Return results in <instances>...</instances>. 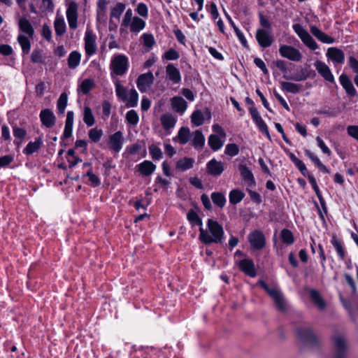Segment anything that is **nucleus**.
Wrapping results in <instances>:
<instances>
[{
  "label": "nucleus",
  "mask_w": 358,
  "mask_h": 358,
  "mask_svg": "<svg viewBox=\"0 0 358 358\" xmlns=\"http://www.w3.org/2000/svg\"><path fill=\"white\" fill-rule=\"evenodd\" d=\"M191 121L196 127L203 124L204 122L203 113H192Z\"/></svg>",
  "instance_id": "nucleus-57"
},
{
  "label": "nucleus",
  "mask_w": 358,
  "mask_h": 358,
  "mask_svg": "<svg viewBox=\"0 0 358 358\" xmlns=\"http://www.w3.org/2000/svg\"><path fill=\"white\" fill-rule=\"evenodd\" d=\"M347 132L349 136L358 141V126H348L347 127Z\"/></svg>",
  "instance_id": "nucleus-64"
},
{
  "label": "nucleus",
  "mask_w": 358,
  "mask_h": 358,
  "mask_svg": "<svg viewBox=\"0 0 358 358\" xmlns=\"http://www.w3.org/2000/svg\"><path fill=\"white\" fill-rule=\"evenodd\" d=\"M42 126L50 129L55 125L56 117L54 113H40Z\"/></svg>",
  "instance_id": "nucleus-31"
},
{
  "label": "nucleus",
  "mask_w": 358,
  "mask_h": 358,
  "mask_svg": "<svg viewBox=\"0 0 358 358\" xmlns=\"http://www.w3.org/2000/svg\"><path fill=\"white\" fill-rule=\"evenodd\" d=\"M129 58L123 54L114 55L110 60V70L113 78L124 75L129 69Z\"/></svg>",
  "instance_id": "nucleus-4"
},
{
  "label": "nucleus",
  "mask_w": 358,
  "mask_h": 358,
  "mask_svg": "<svg viewBox=\"0 0 358 358\" xmlns=\"http://www.w3.org/2000/svg\"><path fill=\"white\" fill-rule=\"evenodd\" d=\"M95 87V83L94 80L90 78H86L82 81L80 85L78 86V90L83 94H87L94 87Z\"/></svg>",
  "instance_id": "nucleus-38"
},
{
  "label": "nucleus",
  "mask_w": 358,
  "mask_h": 358,
  "mask_svg": "<svg viewBox=\"0 0 358 358\" xmlns=\"http://www.w3.org/2000/svg\"><path fill=\"white\" fill-rule=\"evenodd\" d=\"M80 59H81L80 53L76 50L72 51L69 54L68 59H67L69 68L71 69H76L80 64Z\"/></svg>",
  "instance_id": "nucleus-36"
},
{
  "label": "nucleus",
  "mask_w": 358,
  "mask_h": 358,
  "mask_svg": "<svg viewBox=\"0 0 358 358\" xmlns=\"http://www.w3.org/2000/svg\"><path fill=\"white\" fill-rule=\"evenodd\" d=\"M154 81V76L151 72L141 74L136 80L138 89L141 92H146L152 85Z\"/></svg>",
  "instance_id": "nucleus-16"
},
{
  "label": "nucleus",
  "mask_w": 358,
  "mask_h": 358,
  "mask_svg": "<svg viewBox=\"0 0 358 358\" xmlns=\"http://www.w3.org/2000/svg\"><path fill=\"white\" fill-rule=\"evenodd\" d=\"M192 136L193 138L192 140V145L194 148V149L201 150L205 144V138L202 132L199 130H196L193 133Z\"/></svg>",
  "instance_id": "nucleus-28"
},
{
  "label": "nucleus",
  "mask_w": 358,
  "mask_h": 358,
  "mask_svg": "<svg viewBox=\"0 0 358 358\" xmlns=\"http://www.w3.org/2000/svg\"><path fill=\"white\" fill-rule=\"evenodd\" d=\"M245 197V193L239 189H233L229 192V200L232 205L239 203Z\"/></svg>",
  "instance_id": "nucleus-33"
},
{
  "label": "nucleus",
  "mask_w": 358,
  "mask_h": 358,
  "mask_svg": "<svg viewBox=\"0 0 358 358\" xmlns=\"http://www.w3.org/2000/svg\"><path fill=\"white\" fill-rule=\"evenodd\" d=\"M17 42L21 46L22 54L27 55L31 49V42L29 38L24 35L20 34L17 36Z\"/></svg>",
  "instance_id": "nucleus-42"
},
{
  "label": "nucleus",
  "mask_w": 358,
  "mask_h": 358,
  "mask_svg": "<svg viewBox=\"0 0 358 358\" xmlns=\"http://www.w3.org/2000/svg\"><path fill=\"white\" fill-rule=\"evenodd\" d=\"M123 143L124 137L122 131H118L109 136L108 145L110 150L116 153L120 152L122 148Z\"/></svg>",
  "instance_id": "nucleus-14"
},
{
  "label": "nucleus",
  "mask_w": 358,
  "mask_h": 358,
  "mask_svg": "<svg viewBox=\"0 0 358 358\" xmlns=\"http://www.w3.org/2000/svg\"><path fill=\"white\" fill-rule=\"evenodd\" d=\"M163 128L168 131L173 128L177 122V117L172 113H164L160 117Z\"/></svg>",
  "instance_id": "nucleus-24"
},
{
  "label": "nucleus",
  "mask_w": 358,
  "mask_h": 358,
  "mask_svg": "<svg viewBox=\"0 0 358 358\" xmlns=\"http://www.w3.org/2000/svg\"><path fill=\"white\" fill-rule=\"evenodd\" d=\"M259 24L262 29H268V30H273L271 23L268 20V19L262 13H259L258 15Z\"/></svg>",
  "instance_id": "nucleus-53"
},
{
  "label": "nucleus",
  "mask_w": 358,
  "mask_h": 358,
  "mask_svg": "<svg viewBox=\"0 0 358 358\" xmlns=\"http://www.w3.org/2000/svg\"><path fill=\"white\" fill-rule=\"evenodd\" d=\"M238 171L242 179L246 182L248 187H255L256 186L255 176L245 164L241 163L238 165Z\"/></svg>",
  "instance_id": "nucleus-15"
},
{
  "label": "nucleus",
  "mask_w": 358,
  "mask_h": 358,
  "mask_svg": "<svg viewBox=\"0 0 358 358\" xmlns=\"http://www.w3.org/2000/svg\"><path fill=\"white\" fill-rule=\"evenodd\" d=\"M191 133L188 127H181L176 136L173 138V141H178L181 145L186 144L190 139Z\"/></svg>",
  "instance_id": "nucleus-26"
},
{
  "label": "nucleus",
  "mask_w": 358,
  "mask_h": 358,
  "mask_svg": "<svg viewBox=\"0 0 358 358\" xmlns=\"http://www.w3.org/2000/svg\"><path fill=\"white\" fill-rule=\"evenodd\" d=\"M179 57V53L173 48L169 49L162 55V58L166 60H177Z\"/></svg>",
  "instance_id": "nucleus-55"
},
{
  "label": "nucleus",
  "mask_w": 358,
  "mask_h": 358,
  "mask_svg": "<svg viewBox=\"0 0 358 358\" xmlns=\"http://www.w3.org/2000/svg\"><path fill=\"white\" fill-rule=\"evenodd\" d=\"M149 152L153 160L158 161L162 158L161 149L154 144L149 146Z\"/></svg>",
  "instance_id": "nucleus-48"
},
{
  "label": "nucleus",
  "mask_w": 358,
  "mask_h": 358,
  "mask_svg": "<svg viewBox=\"0 0 358 358\" xmlns=\"http://www.w3.org/2000/svg\"><path fill=\"white\" fill-rule=\"evenodd\" d=\"M135 11L142 17L147 18L148 17V8L144 3H139Z\"/></svg>",
  "instance_id": "nucleus-56"
},
{
  "label": "nucleus",
  "mask_w": 358,
  "mask_h": 358,
  "mask_svg": "<svg viewBox=\"0 0 358 358\" xmlns=\"http://www.w3.org/2000/svg\"><path fill=\"white\" fill-rule=\"evenodd\" d=\"M331 243L334 247L341 260H343L345 257V251L343 247L341 240L338 239L336 235H333L331 239Z\"/></svg>",
  "instance_id": "nucleus-34"
},
{
  "label": "nucleus",
  "mask_w": 358,
  "mask_h": 358,
  "mask_svg": "<svg viewBox=\"0 0 358 358\" xmlns=\"http://www.w3.org/2000/svg\"><path fill=\"white\" fill-rule=\"evenodd\" d=\"M20 30L32 38L34 34V29L31 23L26 17H20L18 21Z\"/></svg>",
  "instance_id": "nucleus-25"
},
{
  "label": "nucleus",
  "mask_w": 358,
  "mask_h": 358,
  "mask_svg": "<svg viewBox=\"0 0 358 358\" xmlns=\"http://www.w3.org/2000/svg\"><path fill=\"white\" fill-rule=\"evenodd\" d=\"M296 334L298 338L305 344L315 345L317 342L316 335L308 327H301L297 328Z\"/></svg>",
  "instance_id": "nucleus-10"
},
{
  "label": "nucleus",
  "mask_w": 358,
  "mask_h": 358,
  "mask_svg": "<svg viewBox=\"0 0 358 358\" xmlns=\"http://www.w3.org/2000/svg\"><path fill=\"white\" fill-rule=\"evenodd\" d=\"M292 28L306 46L311 50H315L319 48L316 41L301 24L299 23L294 24L292 25Z\"/></svg>",
  "instance_id": "nucleus-5"
},
{
  "label": "nucleus",
  "mask_w": 358,
  "mask_h": 358,
  "mask_svg": "<svg viewBox=\"0 0 358 358\" xmlns=\"http://www.w3.org/2000/svg\"><path fill=\"white\" fill-rule=\"evenodd\" d=\"M210 198L213 203L220 208H223L224 207L227 199L223 193L220 192H212Z\"/></svg>",
  "instance_id": "nucleus-37"
},
{
  "label": "nucleus",
  "mask_w": 358,
  "mask_h": 358,
  "mask_svg": "<svg viewBox=\"0 0 358 358\" xmlns=\"http://www.w3.org/2000/svg\"><path fill=\"white\" fill-rule=\"evenodd\" d=\"M143 43L145 47L152 48L155 44V41L152 34L145 33L141 36Z\"/></svg>",
  "instance_id": "nucleus-52"
},
{
  "label": "nucleus",
  "mask_w": 358,
  "mask_h": 358,
  "mask_svg": "<svg viewBox=\"0 0 358 358\" xmlns=\"http://www.w3.org/2000/svg\"><path fill=\"white\" fill-rule=\"evenodd\" d=\"M156 169V166L149 160H145L138 164L139 172L145 176L152 174Z\"/></svg>",
  "instance_id": "nucleus-27"
},
{
  "label": "nucleus",
  "mask_w": 358,
  "mask_h": 358,
  "mask_svg": "<svg viewBox=\"0 0 358 358\" xmlns=\"http://www.w3.org/2000/svg\"><path fill=\"white\" fill-rule=\"evenodd\" d=\"M115 93L117 99L125 103L127 108L135 107L138 104V94L135 89L127 90L121 85L119 80L115 83Z\"/></svg>",
  "instance_id": "nucleus-2"
},
{
  "label": "nucleus",
  "mask_w": 358,
  "mask_h": 358,
  "mask_svg": "<svg viewBox=\"0 0 358 358\" xmlns=\"http://www.w3.org/2000/svg\"><path fill=\"white\" fill-rule=\"evenodd\" d=\"M208 143L213 151L220 150L223 146V141L216 134H211L208 137Z\"/></svg>",
  "instance_id": "nucleus-40"
},
{
  "label": "nucleus",
  "mask_w": 358,
  "mask_h": 358,
  "mask_svg": "<svg viewBox=\"0 0 358 358\" xmlns=\"http://www.w3.org/2000/svg\"><path fill=\"white\" fill-rule=\"evenodd\" d=\"M78 6L76 1L71 0L67 3L66 11V19L71 29H76L78 27Z\"/></svg>",
  "instance_id": "nucleus-7"
},
{
  "label": "nucleus",
  "mask_w": 358,
  "mask_h": 358,
  "mask_svg": "<svg viewBox=\"0 0 358 358\" xmlns=\"http://www.w3.org/2000/svg\"><path fill=\"white\" fill-rule=\"evenodd\" d=\"M13 132L14 137L20 140L23 139L27 135V131L24 128L17 126L13 127Z\"/></svg>",
  "instance_id": "nucleus-59"
},
{
  "label": "nucleus",
  "mask_w": 358,
  "mask_h": 358,
  "mask_svg": "<svg viewBox=\"0 0 358 358\" xmlns=\"http://www.w3.org/2000/svg\"><path fill=\"white\" fill-rule=\"evenodd\" d=\"M314 66L319 75L324 78V80L331 84H335V78L331 70L327 64L321 60H316Z\"/></svg>",
  "instance_id": "nucleus-12"
},
{
  "label": "nucleus",
  "mask_w": 358,
  "mask_h": 358,
  "mask_svg": "<svg viewBox=\"0 0 358 358\" xmlns=\"http://www.w3.org/2000/svg\"><path fill=\"white\" fill-rule=\"evenodd\" d=\"M259 45L263 48L270 47L274 42L273 30L258 29L255 34Z\"/></svg>",
  "instance_id": "nucleus-9"
},
{
  "label": "nucleus",
  "mask_w": 358,
  "mask_h": 358,
  "mask_svg": "<svg viewBox=\"0 0 358 358\" xmlns=\"http://www.w3.org/2000/svg\"><path fill=\"white\" fill-rule=\"evenodd\" d=\"M311 34L317 38L320 41L327 44H332L335 42V39L329 36L324 32L322 31L319 28L315 25L310 27Z\"/></svg>",
  "instance_id": "nucleus-23"
},
{
  "label": "nucleus",
  "mask_w": 358,
  "mask_h": 358,
  "mask_svg": "<svg viewBox=\"0 0 358 358\" xmlns=\"http://www.w3.org/2000/svg\"><path fill=\"white\" fill-rule=\"evenodd\" d=\"M31 61L35 64L43 63L42 50L40 49H34L31 55Z\"/></svg>",
  "instance_id": "nucleus-54"
},
{
  "label": "nucleus",
  "mask_w": 358,
  "mask_h": 358,
  "mask_svg": "<svg viewBox=\"0 0 358 358\" xmlns=\"http://www.w3.org/2000/svg\"><path fill=\"white\" fill-rule=\"evenodd\" d=\"M42 36L45 38L48 41H50L52 39V31L50 27L44 24L42 27Z\"/></svg>",
  "instance_id": "nucleus-63"
},
{
  "label": "nucleus",
  "mask_w": 358,
  "mask_h": 358,
  "mask_svg": "<svg viewBox=\"0 0 358 358\" xmlns=\"http://www.w3.org/2000/svg\"><path fill=\"white\" fill-rule=\"evenodd\" d=\"M224 170L223 162L217 161L215 158L210 160L206 164V171L208 174L213 176H220Z\"/></svg>",
  "instance_id": "nucleus-19"
},
{
  "label": "nucleus",
  "mask_w": 358,
  "mask_h": 358,
  "mask_svg": "<svg viewBox=\"0 0 358 358\" xmlns=\"http://www.w3.org/2000/svg\"><path fill=\"white\" fill-rule=\"evenodd\" d=\"M310 298L313 303L320 310H323L326 307V303L318 291L311 289L310 291Z\"/></svg>",
  "instance_id": "nucleus-32"
},
{
  "label": "nucleus",
  "mask_w": 358,
  "mask_h": 358,
  "mask_svg": "<svg viewBox=\"0 0 358 358\" xmlns=\"http://www.w3.org/2000/svg\"><path fill=\"white\" fill-rule=\"evenodd\" d=\"M83 177H87L90 185L93 187H99L101 183L100 178L91 169H88Z\"/></svg>",
  "instance_id": "nucleus-47"
},
{
  "label": "nucleus",
  "mask_w": 358,
  "mask_h": 358,
  "mask_svg": "<svg viewBox=\"0 0 358 358\" xmlns=\"http://www.w3.org/2000/svg\"><path fill=\"white\" fill-rule=\"evenodd\" d=\"M348 66L356 75L358 74V60L354 56L348 57Z\"/></svg>",
  "instance_id": "nucleus-62"
},
{
  "label": "nucleus",
  "mask_w": 358,
  "mask_h": 358,
  "mask_svg": "<svg viewBox=\"0 0 358 358\" xmlns=\"http://www.w3.org/2000/svg\"><path fill=\"white\" fill-rule=\"evenodd\" d=\"M73 114L67 113L64 130L63 133V138H69L72 135L73 125Z\"/></svg>",
  "instance_id": "nucleus-39"
},
{
  "label": "nucleus",
  "mask_w": 358,
  "mask_h": 358,
  "mask_svg": "<svg viewBox=\"0 0 358 358\" xmlns=\"http://www.w3.org/2000/svg\"><path fill=\"white\" fill-rule=\"evenodd\" d=\"M326 55L334 64H342L345 62V54L342 50L338 48H329Z\"/></svg>",
  "instance_id": "nucleus-20"
},
{
  "label": "nucleus",
  "mask_w": 358,
  "mask_h": 358,
  "mask_svg": "<svg viewBox=\"0 0 358 358\" xmlns=\"http://www.w3.org/2000/svg\"><path fill=\"white\" fill-rule=\"evenodd\" d=\"M54 28L57 36H62L66 29L64 20L62 17H56L54 22Z\"/></svg>",
  "instance_id": "nucleus-45"
},
{
  "label": "nucleus",
  "mask_w": 358,
  "mask_h": 358,
  "mask_svg": "<svg viewBox=\"0 0 358 358\" xmlns=\"http://www.w3.org/2000/svg\"><path fill=\"white\" fill-rule=\"evenodd\" d=\"M67 101H68V95L66 92H62L58 100H57V109L59 112H64L66 105H67Z\"/></svg>",
  "instance_id": "nucleus-50"
},
{
  "label": "nucleus",
  "mask_w": 358,
  "mask_h": 358,
  "mask_svg": "<svg viewBox=\"0 0 358 358\" xmlns=\"http://www.w3.org/2000/svg\"><path fill=\"white\" fill-rule=\"evenodd\" d=\"M316 141L317 143L318 147L321 149L322 152L330 156L331 152L330 149L327 146L324 141L320 136H317L316 137Z\"/></svg>",
  "instance_id": "nucleus-60"
},
{
  "label": "nucleus",
  "mask_w": 358,
  "mask_h": 358,
  "mask_svg": "<svg viewBox=\"0 0 358 358\" xmlns=\"http://www.w3.org/2000/svg\"><path fill=\"white\" fill-rule=\"evenodd\" d=\"M248 240L251 248L255 250H262L266 245V238L260 230H255L248 236Z\"/></svg>",
  "instance_id": "nucleus-8"
},
{
  "label": "nucleus",
  "mask_w": 358,
  "mask_h": 358,
  "mask_svg": "<svg viewBox=\"0 0 358 358\" xmlns=\"http://www.w3.org/2000/svg\"><path fill=\"white\" fill-rule=\"evenodd\" d=\"M257 284L271 297L278 310L280 312H285L287 310V301L279 288L276 287H269L263 280H259Z\"/></svg>",
  "instance_id": "nucleus-3"
},
{
  "label": "nucleus",
  "mask_w": 358,
  "mask_h": 358,
  "mask_svg": "<svg viewBox=\"0 0 358 358\" xmlns=\"http://www.w3.org/2000/svg\"><path fill=\"white\" fill-rule=\"evenodd\" d=\"M199 240L205 245L222 243L224 240V231L221 224L216 220L208 219L207 229H199Z\"/></svg>",
  "instance_id": "nucleus-1"
},
{
  "label": "nucleus",
  "mask_w": 358,
  "mask_h": 358,
  "mask_svg": "<svg viewBox=\"0 0 358 358\" xmlns=\"http://www.w3.org/2000/svg\"><path fill=\"white\" fill-rule=\"evenodd\" d=\"M13 50L10 45L1 44L0 45V55L3 56H10L13 55Z\"/></svg>",
  "instance_id": "nucleus-61"
},
{
  "label": "nucleus",
  "mask_w": 358,
  "mask_h": 358,
  "mask_svg": "<svg viewBox=\"0 0 358 358\" xmlns=\"http://www.w3.org/2000/svg\"><path fill=\"white\" fill-rule=\"evenodd\" d=\"M281 88L283 91L292 94H297L301 90V86L289 82H281Z\"/></svg>",
  "instance_id": "nucleus-44"
},
{
  "label": "nucleus",
  "mask_w": 358,
  "mask_h": 358,
  "mask_svg": "<svg viewBox=\"0 0 358 358\" xmlns=\"http://www.w3.org/2000/svg\"><path fill=\"white\" fill-rule=\"evenodd\" d=\"M194 159L190 157H184L178 160L176 163V169L180 171H185L193 167Z\"/></svg>",
  "instance_id": "nucleus-35"
},
{
  "label": "nucleus",
  "mask_w": 358,
  "mask_h": 358,
  "mask_svg": "<svg viewBox=\"0 0 358 358\" xmlns=\"http://www.w3.org/2000/svg\"><path fill=\"white\" fill-rule=\"evenodd\" d=\"M280 55L291 61L299 62L302 59L301 52L293 46L282 45L279 48Z\"/></svg>",
  "instance_id": "nucleus-11"
},
{
  "label": "nucleus",
  "mask_w": 358,
  "mask_h": 358,
  "mask_svg": "<svg viewBox=\"0 0 358 358\" xmlns=\"http://www.w3.org/2000/svg\"><path fill=\"white\" fill-rule=\"evenodd\" d=\"M43 141L41 138L36 139L34 141H30L23 150V153L27 155H32L37 152L41 148Z\"/></svg>",
  "instance_id": "nucleus-30"
},
{
  "label": "nucleus",
  "mask_w": 358,
  "mask_h": 358,
  "mask_svg": "<svg viewBox=\"0 0 358 358\" xmlns=\"http://www.w3.org/2000/svg\"><path fill=\"white\" fill-rule=\"evenodd\" d=\"M280 238L282 242L287 245H292L295 241L293 233L288 229L281 230Z\"/></svg>",
  "instance_id": "nucleus-43"
},
{
  "label": "nucleus",
  "mask_w": 358,
  "mask_h": 358,
  "mask_svg": "<svg viewBox=\"0 0 358 358\" xmlns=\"http://www.w3.org/2000/svg\"><path fill=\"white\" fill-rule=\"evenodd\" d=\"M103 136V131L100 129L93 128L89 131V138L94 143L100 141Z\"/></svg>",
  "instance_id": "nucleus-49"
},
{
  "label": "nucleus",
  "mask_w": 358,
  "mask_h": 358,
  "mask_svg": "<svg viewBox=\"0 0 358 358\" xmlns=\"http://www.w3.org/2000/svg\"><path fill=\"white\" fill-rule=\"evenodd\" d=\"M171 106L176 112H185L187 109V103L181 96H174L171 100Z\"/></svg>",
  "instance_id": "nucleus-29"
},
{
  "label": "nucleus",
  "mask_w": 358,
  "mask_h": 358,
  "mask_svg": "<svg viewBox=\"0 0 358 358\" xmlns=\"http://www.w3.org/2000/svg\"><path fill=\"white\" fill-rule=\"evenodd\" d=\"M251 115L252 119L255 122L259 131L263 134H264L269 141H271V137L269 133L268 126L264 121V120L262 118L259 113H251Z\"/></svg>",
  "instance_id": "nucleus-22"
},
{
  "label": "nucleus",
  "mask_w": 358,
  "mask_h": 358,
  "mask_svg": "<svg viewBox=\"0 0 358 358\" xmlns=\"http://www.w3.org/2000/svg\"><path fill=\"white\" fill-rule=\"evenodd\" d=\"M236 264L241 272L250 278H255L257 275L255 265L252 259L244 258L238 262H236Z\"/></svg>",
  "instance_id": "nucleus-13"
},
{
  "label": "nucleus",
  "mask_w": 358,
  "mask_h": 358,
  "mask_svg": "<svg viewBox=\"0 0 358 358\" xmlns=\"http://www.w3.org/2000/svg\"><path fill=\"white\" fill-rule=\"evenodd\" d=\"M166 75L173 84H178L181 81L180 72L173 64H169L166 66Z\"/></svg>",
  "instance_id": "nucleus-21"
},
{
  "label": "nucleus",
  "mask_w": 358,
  "mask_h": 358,
  "mask_svg": "<svg viewBox=\"0 0 358 358\" xmlns=\"http://www.w3.org/2000/svg\"><path fill=\"white\" fill-rule=\"evenodd\" d=\"M145 25L146 22L144 20L138 16H134L133 20L122 26L120 30H122L123 27L129 28L131 33L137 34L145 29Z\"/></svg>",
  "instance_id": "nucleus-18"
},
{
  "label": "nucleus",
  "mask_w": 358,
  "mask_h": 358,
  "mask_svg": "<svg viewBox=\"0 0 358 358\" xmlns=\"http://www.w3.org/2000/svg\"><path fill=\"white\" fill-rule=\"evenodd\" d=\"M339 82L341 85L343 87V88L345 90L347 95L350 98H353L355 96H357V92L354 87V85L350 80V77L346 75L345 73H343L339 76Z\"/></svg>",
  "instance_id": "nucleus-17"
},
{
  "label": "nucleus",
  "mask_w": 358,
  "mask_h": 358,
  "mask_svg": "<svg viewBox=\"0 0 358 358\" xmlns=\"http://www.w3.org/2000/svg\"><path fill=\"white\" fill-rule=\"evenodd\" d=\"M96 36L93 30L87 27L84 36V48L87 57L94 55L97 51Z\"/></svg>",
  "instance_id": "nucleus-6"
},
{
  "label": "nucleus",
  "mask_w": 358,
  "mask_h": 358,
  "mask_svg": "<svg viewBox=\"0 0 358 358\" xmlns=\"http://www.w3.org/2000/svg\"><path fill=\"white\" fill-rule=\"evenodd\" d=\"M250 187H247L246 190L248 192V194L252 201L256 203L257 204H259L262 202V196L261 195L252 189H250Z\"/></svg>",
  "instance_id": "nucleus-58"
},
{
  "label": "nucleus",
  "mask_w": 358,
  "mask_h": 358,
  "mask_svg": "<svg viewBox=\"0 0 358 358\" xmlns=\"http://www.w3.org/2000/svg\"><path fill=\"white\" fill-rule=\"evenodd\" d=\"M187 218L189 223L194 226H199L200 227H203V223L201 219L199 217V215L194 210L191 209L189 210L187 215Z\"/></svg>",
  "instance_id": "nucleus-46"
},
{
  "label": "nucleus",
  "mask_w": 358,
  "mask_h": 358,
  "mask_svg": "<svg viewBox=\"0 0 358 358\" xmlns=\"http://www.w3.org/2000/svg\"><path fill=\"white\" fill-rule=\"evenodd\" d=\"M224 153L231 157L236 156L239 153V148L236 143H229L225 147Z\"/></svg>",
  "instance_id": "nucleus-51"
},
{
  "label": "nucleus",
  "mask_w": 358,
  "mask_h": 358,
  "mask_svg": "<svg viewBox=\"0 0 358 358\" xmlns=\"http://www.w3.org/2000/svg\"><path fill=\"white\" fill-rule=\"evenodd\" d=\"M126 8V4L122 2H118L110 10V17L112 18L120 19ZM111 22V20H110Z\"/></svg>",
  "instance_id": "nucleus-41"
}]
</instances>
